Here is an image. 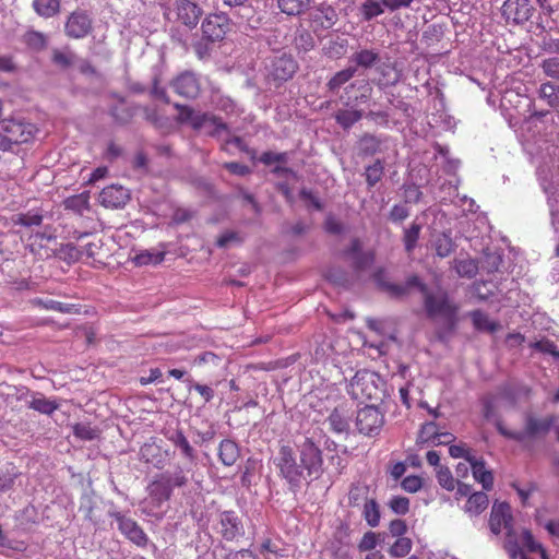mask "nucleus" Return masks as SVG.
<instances>
[{"instance_id": "a211bd4d", "label": "nucleus", "mask_w": 559, "mask_h": 559, "mask_svg": "<svg viewBox=\"0 0 559 559\" xmlns=\"http://www.w3.org/2000/svg\"><path fill=\"white\" fill-rule=\"evenodd\" d=\"M129 200V190L120 185L105 187L99 193V203L107 209L123 207Z\"/></svg>"}, {"instance_id": "f704fd0d", "label": "nucleus", "mask_w": 559, "mask_h": 559, "mask_svg": "<svg viewBox=\"0 0 559 559\" xmlns=\"http://www.w3.org/2000/svg\"><path fill=\"white\" fill-rule=\"evenodd\" d=\"M334 118L344 130H348L362 118V111L358 109H338Z\"/></svg>"}, {"instance_id": "13d9d810", "label": "nucleus", "mask_w": 559, "mask_h": 559, "mask_svg": "<svg viewBox=\"0 0 559 559\" xmlns=\"http://www.w3.org/2000/svg\"><path fill=\"white\" fill-rule=\"evenodd\" d=\"M423 478L417 475H408L401 481V487L404 491L416 493L423 488Z\"/></svg>"}, {"instance_id": "de8ad7c7", "label": "nucleus", "mask_w": 559, "mask_h": 559, "mask_svg": "<svg viewBox=\"0 0 559 559\" xmlns=\"http://www.w3.org/2000/svg\"><path fill=\"white\" fill-rule=\"evenodd\" d=\"M436 476H437V480H438L439 485L442 488H444L449 491L454 490L457 481L452 476V473L449 469V467L439 466V468L437 469Z\"/></svg>"}, {"instance_id": "6e6d98bb", "label": "nucleus", "mask_w": 559, "mask_h": 559, "mask_svg": "<svg viewBox=\"0 0 559 559\" xmlns=\"http://www.w3.org/2000/svg\"><path fill=\"white\" fill-rule=\"evenodd\" d=\"M389 508L399 515H405L409 511V499L403 496H394L388 503Z\"/></svg>"}, {"instance_id": "c03bdc74", "label": "nucleus", "mask_w": 559, "mask_h": 559, "mask_svg": "<svg viewBox=\"0 0 559 559\" xmlns=\"http://www.w3.org/2000/svg\"><path fill=\"white\" fill-rule=\"evenodd\" d=\"M522 543L523 546L530 551V552H539L542 559H549L547 551L545 548L535 540L532 533L527 530H524L522 533Z\"/></svg>"}, {"instance_id": "8fccbe9b", "label": "nucleus", "mask_w": 559, "mask_h": 559, "mask_svg": "<svg viewBox=\"0 0 559 559\" xmlns=\"http://www.w3.org/2000/svg\"><path fill=\"white\" fill-rule=\"evenodd\" d=\"M43 222V215L38 212L29 211L16 215L15 223L22 226H39Z\"/></svg>"}, {"instance_id": "ddd939ff", "label": "nucleus", "mask_w": 559, "mask_h": 559, "mask_svg": "<svg viewBox=\"0 0 559 559\" xmlns=\"http://www.w3.org/2000/svg\"><path fill=\"white\" fill-rule=\"evenodd\" d=\"M310 27L316 34L331 29L338 21V13L332 5L320 3L309 14Z\"/></svg>"}, {"instance_id": "774afa93", "label": "nucleus", "mask_w": 559, "mask_h": 559, "mask_svg": "<svg viewBox=\"0 0 559 559\" xmlns=\"http://www.w3.org/2000/svg\"><path fill=\"white\" fill-rule=\"evenodd\" d=\"M378 543V536L374 532H367L364 534L362 538L358 544V549L360 551H369L374 549Z\"/></svg>"}, {"instance_id": "4be33fe9", "label": "nucleus", "mask_w": 559, "mask_h": 559, "mask_svg": "<svg viewBox=\"0 0 559 559\" xmlns=\"http://www.w3.org/2000/svg\"><path fill=\"white\" fill-rule=\"evenodd\" d=\"M370 93L371 87L368 83L354 82L345 87L342 99H344L345 105L356 104L360 100H366Z\"/></svg>"}, {"instance_id": "2f4dec72", "label": "nucleus", "mask_w": 559, "mask_h": 559, "mask_svg": "<svg viewBox=\"0 0 559 559\" xmlns=\"http://www.w3.org/2000/svg\"><path fill=\"white\" fill-rule=\"evenodd\" d=\"M311 0H277L282 13L289 16H299L309 9Z\"/></svg>"}, {"instance_id": "412c9836", "label": "nucleus", "mask_w": 559, "mask_h": 559, "mask_svg": "<svg viewBox=\"0 0 559 559\" xmlns=\"http://www.w3.org/2000/svg\"><path fill=\"white\" fill-rule=\"evenodd\" d=\"M140 457L143 462L160 469L165 466L166 457L162 452V448L155 442H146L140 449Z\"/></svg>"}, {"instance_id": "6ab92c4d", "label": "nucleus", "mask_w": 559, "mask_h": 559, "mask_svg": "<svg viewBox=\"0 0 559 559\" xmlns=\"http://www.w3.org/2000/svg\"><path fill=\"white\" fill-rule=\"evenodd\" d=\"M346 262L356 272L368 271L374 262V252L371 249L364 250V247H348L344 252Z\"/></svg>"}, {"instance_id": "f257e3e1", "label": "nucleus", "mask_w": 559, "mask_h": 559, "mask_svg": "<svg viewBox=\"0 0 559 559\" xmlns=\"http://www.w3.org/2000/svg\"><path fill=\"white\" fill-rule=\"evenodd\" d=\"M384 277L385 272L382 269L373 273L374 282L391 297H405L415 287L423 295V305L427 318L440 322L445 333H453L456 330L460 322V305L451 298L447 290L431 292L417 275H411L404 284H391Z\"/></svg>"}, {"instance_id": "c756f323", "label": "nucleus", "mask_w": 559, "mask_h": 559, "mask_svg": "<svg viewBox=\"0 0 559 559\" xmlns=\"http://www.w3.org/2000/svg\"><path fill=\"white\" fill-rule=\"evenodd\" d=\"M369 492V485L361 481L353 483L348 490V504L353 508L362 506L370 500Z\"/></svg>"}, {"instance_id": "680f3d73", "label": "nucleus", "mask_w": 559, "mask_h": 559, "mask_svg": "<svg viewBox=\"0 0 559 559\" xmlns=\"http://www.w3.org/2000/svg\"><path fill=\"white\" fill-rule=\"evenodd\" d=\"M288 160V154L286 152L275 153L272 151L263 152L260 156V162L266 166H270L274 163L285 164Z\"/></svg>"}, {"instance_id": "79ce46f5", "label": "nucleus", "mask_w": 559, "mask_h": 559, "mask_svg": "<svg viewBox=\"0 0 559 559\" xmlns=\"http://www.w3.org/2000/svg\"><path fill=\"white\" fill-rule=\"evenodd\" d=\"M73 435L83 441H92L98 438L99 431L90 424L78 423L73 426Z\"/></svg>"}, {"instance_id": "2eb2a0df", "label": "nucleus", "mask_w": 559, "mask_h": 559, "mask_svg": "<svg viewBox=\"0 0 559 559\" xmlns=\"http://www.w3.org/2000/svg\"><path fill=\"white\" fill-rule=\"evenodd\" d=\"M170 86L176 94L188 99H194L201 93L200 79L192 71H183L178 74L171 81Z\"/></svg>"}, {"instance_id": "4468645a", "label": "nucleus", "mask_w": 559, "mask_h": 559, "mask_svg": "<svg viewBox=\"0 0 559 559\" xmlns=\"http://www.w3.org/2000/svg\"><path fill=\"white\" fill-rule=\"evenodd\" d=\"M110 516L116 520L118 523V530L127 539L141 548L147 546L148 537L136 521L120 512H112L110 513Z\"/></svg>"}, {"instance_id": "7ed1b4c3", "label": "nucleus", "mask_w": 559, "mask_h": 559, "mask_svg": "<svg viewBox=\"0 0 559 559\" xmlns=\"http://www.w3.org/2000/svg\"><path fill=\"white\" fill-rule=\"evenodd\" d=\"M348 393L357 401L381 402L385 397V382L370 370H358L348 385Z\"/></svg>"}, {"instance_id": "37998d69", "label": "nucleus", "mask_w": 559, "mask_h": 559, "mask_svg": "<svg viewBox=\"0 0 559 559\" xmlns=\"http://www.w3.org/2000/svg\"><path fill=\"white\" fill-rule=\"evenodd\" d=\"M412 546L413 543L408 537H400L390 547L389 554L394 558L405 557L411 552Z\"/></svg>"}, {"instance_id": "39448f33", "label": "nucleus", "mask_w": 559, "mask_h": 559, "mask_svg": "<svg viewBox=\"0 0 559 559\" xmlns=\"http://www.w3.org/2000/svg\"><path fill=\"white\" fill-rule=\"evenodd\" d=\"M556 421V417L554 415H548L545 417H537L532 413H527L525 415V425L522 431L509 430L503 426V423L498 419L496 421V428L500 435L503 437L522 442L525 439H533L537 437L546 436Z\"/></svg>"}, {"instance_id": "bf43d9fd", "label": "nucleus", "mask_w": 559, "mask_h": 559, "mask_svg": "<svg viewBox=\"0 0 559 559\" xmlns=\"http://www.w3.org/2000/svg\"><path fill=\"white\" fill-rule=\"evenodd\" d=\"M531 347L540 353L549 354L556 358H559V350L557 349V346L555 345V343L552 341H550L548 338H543L540 341H536L531 344Z\"/></svg>"}, {"instance_id": "a878e982", "label": "nucleus", "mask_w": 559, "mask_h": 559, "mask_svg": "<svg viewBox=\"0 0 559 559\" xmlns=\"http://www.w3.org/2000/svg\"><path fill=\"white\" fill-rule=\"evenodd\" d=\"M90 198L91 197L88 191L71 195L63 201L64 210L82 216L91 209Z\"/></svg>"}, {"instance_id": "1a4fd4ad", "label": "nucleus", "mask_w": 559, "mask_h": 559, "mask_svg": "<svg viewBox=\"0 0 559 559\" xmlns=\"http://www.w3.org/2000/svg\"><path fill=\"white\" fill-rule=\"evenodd\" d=\"M301 467L307 471L308 476L318 478L323 472L322 451L312 438H306L298 447Z\"/></svg>"}, {"instance_id": "cd10ccee", "label": "nucleus", "mask_w": 559, "mask_h": 559, "mask_svg": "<svg viewBox=\"0 0 559 559\" xmlns=\"http://www.w3.org/2000/svg\"><path fill=\"white\" fill-rule=\"evenodd\" d=\"M331 430L336 433L347 432L349 428V415L343 407H335L328 417Z\"/></svg>"}, {"instance_id": "20e7f679", "label": "nucleus", "mask_w": 559, "mask_h": 559, "mask_svg": "<svg viewBox=\"0 0 559 559\" xmlns=\"http://www.w3.org/2000/svg\"><path fill=\"white\" fill-rule=\"evenodd\" d=\"M513 516L507 502H495L489 516V528L492 534L499 535L502 530L507 532L504 548L511 558L515 559L520 554V546L513 534Z\"/></svg>"}, {"instance_id": "49530a36", "label": "nucleus", "mask_w": 559, "mask_h": 559, "mask_svg": "<svg viewBox=\"0 0 559 559\" xmlns=\"http://www.w3.org/2000/svg\"><path fill=\"white\" fill-rule=\"evenodd\" d=\"M34 302L46 310H53L61 313H71L75 308L74 305L63 304L52 299L43 300L38 298Z\"/></svg>"}, {"instance_id": "f8f14e48", "label": "nucleus", "mask_w": 559, "mask_h": 559, "mask_svg": "<svg viewBox=\"0 0 559 559\" xmlns=\"http://www.w3.org/2000/svg\"><path fill=\"white\" fill-rule=\"evenodd\" d=\"M201 29L206 41H221L230 29V20L225 13L210 14L202 22Z\"/></svg>"}, {"instance_id": "b1692460", "label": "nucleus", "mask_w": 559, "mask_h": 559, "mask_svg": "<svg viewBox=\"0 0 559 559\" xmlns=\"http://www.w3.org/2000/svg\"><path fill=\"white\" fill-rule=\"evenodd\" d=\"M474 478L481 484L484 490H491L493 487V475L487 469L483 460L468 459Z\"/></svg>"}, {"instance_id": "0eeeda50", "label": "nucleus", "mask_w": 559, "mask_h": 559, "mask_svg": "<svg viewBox=\"0 0 559 559\" xmlns=\"http://www.w3.org/2000/svg\"><path fill=\"white\" fill-rule=\"evenodd\" d=\"M280 474L292 487H299L302 479V467L297 464L294 450L288 444L281 445L275 459Z\"/></svg>"}, {"instance_id": "864d4df0", "label": "nucleus", "mask_w": 559, "mask_h": 559, "mask_svg": "<svg viewBox=\"0 0 559 559\" xmlns=\"http://www.w3.org/2000/svg\"><path fill=\"white\" fill-rule=\"evenodd\" d=\"M361 12L365 21H370L371 19L381 15L383 13V9L381 3L376 0H366L361 5Z\"/></svg>"}, {"instance_id": "f3484780", "label": "nucleus", "mask_w": 559, "mask_h": 559, "mask_svg": "<svg viewBox=\"0 0 559 559\" xmlns=\"http://www.w3.org/2000/svg\"><path fill=\"white\" fill-rule=\"evenodd\" d=\"M534 12L535 8L531 0H506L502 4V15L514 24L527 22Z\"/></svg>"}, {"instance_id": "3c124183", "label": "nucleus", "mask_w": 559, "mask_h": 559, "mask_svg": "<svg viewBox=\"0 0 559 559\" xmlns=\"http://www.w3.org/2000/svg\"><path fill=\"white\" fill-rule=\"evenodd\" d=\"M29 407L41 414L50 415L58 408V405L53 401H49L45 397H38L32 400Z\"/></svg>"}, {"instance_id": "6e6552de", "label": "nucleus", "mask_w": 559, "mask_h": 559, "mask_svg": "<svg viewBox=\"0 0 559 559\" xmlns=\"http://www.w3.org/2000/svg\"><path fill=\"white\" fill-rule=\"evenodd\" d=\"M215 532L226 542H238L245 535L241 519L235 511H222L216 515Z\"/></svg>"}, {"instance_id": "72a5a7b5", "label": "nucleus", "mask_w": 559, "mask_h": 559, "mask_svg": "<svg viewBox=\"0 0 559 559\" xmlns=\"http://www.w3.org/2000/svg\"><path fill=\"white\" fill-rule=\"evenodd\" d=\"M352 61L356 67L370 69L380 61V55L373 49H361L353 53Z\"/></svg>"}, {"instance_id": "dca6fc26", "label": "nucleus", "mask_w": 559, "mask_h": 559, "mask_svg": "<svg viewBox=\"0 0 559 559\" xmlns=\"http://www.w3.org/2000/svg\"><path fill=\"white\" fill-rule=\"evenodd\" d=\"M93 29V22L90 15L83 10L72 12L64 24V33L73 39L86 37Z\"/></svg>"}, {"instance_id": "9d476101", "label": "nucleus", "mask_w": 559, "mask_h": 559, "mask_svg": "<svg viewBox=\"0 0 559 559\" xmlns=\"http://www.w3.org/2000/svg\"><path fill=\"white\" fill-rule=\"evenodd\" d=\"M0 131L9 136V141L17 145L32 141L37 128L31 122L9 118L0 121Z\"/></svg>"}, {"instance_id": "5fc2aeb1", "label": "nucleus", "mask_w": 559, "mask_h": 559, "mask_svg": "<svg viewBox=\"0 0 559 559\" xmlns=\"http://www.w3.org/2000/svg\"><path fill=\"white\" fill-rule=\"evenodd\" d=\"M51 59L55 64L61 67L62 69H67L73 64L75 55L71 51L55 49L52 51Z\"/></svg>"}, {"instance_id": "e2e57ef3", "label": "nucleus", "mask_w": 559, "mask_h": 559, "mask_svg": "<svg viewBox=\"0 0 559 559\" xmlns=\"http://www.w3.org/2000/svg\"><path fill=\"white\" fill-rule=\"evenodd\" d=\"M408 216H409V209L406 203L393 205L389 213V219L395 224L402 223Z\"/></svg>"}, {"instance_id": "393cba45", "label": "nucleus", "mask_w": 559, "mask_h": 559, "mask_svg": "<svg viewBox=\"0 0 559 559\" xmlns=\"http://www.w3.org/2000/svg\"><path fill=\"white\" fill-rule=\"evenodd\" d=\"M218 459L225 466H233L240 457L239 445L230 439H224L218 445Z\"/></svg>"}, {"instance_id": "9b49d317", "label": "nucleus", "mask_w": 559, "mask_h": 559, "mask_svg": "<svg viewBox=\"0 0 559 559\" xmlns=\"http://www.w3.org/2000/svg\"><path fill=\"white\" fill-rule=\"evenodd\" d=\"M384 424V416L374 405H368L359 409L356 416V426L365 436L378 435Z\"/></svg>"}, {"instance_id": "338daca9", "label": "nucleus", "mask_w": 559, "mask_h": 559, "mask_svg": "<svg viewBox=\"0 0 559 559\" xmlns=\"http://www.w3.org/2000/svg\"><path fill=\"white\" fill-rule=\"evenodd\" d=\"M542 68L547 76L559 80V58L544 60Z\"/></svg>"}, {"instance_id": "423d86ee", "label": "nucleus", "mask_w": 559, "mask_h": 559, "mask_svg": "<svg viewBox=\"0 0 559 559\" xmlns=\"http://www.w3.org/2000/svg\"><path fill=\"white\" fill-rule=\"evenodd\" d=\"M299 66L292 55L282 53L274 56L266 64V78L273 81L276 86L293 79Z\"/></svg>"}, {"instance_id": "69168bd1", "label": "nucleus", "mask_w": 559, "mask_h": 559, "mask_svg": "<svg viewBox=\"0 0 559 559\" xmlns=\"http://www.w3.org/2000/svg\"><path fill=\"white\" fill-rule=\"evenodd\" d=\"M195 215V212L187 207H177L173 215L171 222L175 224H183L190 222Z\"/></svg>"}, {"instance_id": "a19ab883", "label": "nucleus", "mask_w": 559, "mask_h": 559, "mask_svg": "<svg viewBox=\"0 0 559 559\" xmlns=\"http://www.w3.org/2000/svg\"><path fill=\"white\" fill-rule=\"evenodd\" d=\"M559 88H557L554 84L547 82L543 83L539 88V97L545 99L547 104L552 108L559 107Z\"/></svg>"}, {"instance_id": "4c0bfd02", "label": "nucleus", "mask_w": 559, "mask_h": 559, "mask_svg": "<svg viewBox=\"0 0 559 559\" xmlns=\"http://www.w3.org/2000/svg\"><path fill=\"white\" fill-rule=\"evenodd\" d=\"M33 9L41 17H52L60 10V0H33Z\"/></svg>"}, {"instance_id": "473e14b6", "label": "nucleus", "mask_w": 559, "mask_h": 559, "mask_svg": "<svg viewBox=\"0 0 559 559\" xmlns=\"http://www.w3.org/2000/svg\"><path fill=\"white\" fill-rule=\"evenodd\" d=\"M488 504V496L483 491H477L469 495L464 509L469 515H478L487 509Z\"/></svg>"}, {"instance_id": "7c9ffc66", "label": "nucleus", "mask_w": 559, "mask_h": 559, "mask_svg": "<svg viewBox=\"0 0 559 559\" xmlns=\"http://www.w3.org/2000/svg\"><path fill=\"white\" fill-rule=\"evenodd\" d=\"M165 257V252L157 250L156 248L145 249L140 253H136L132 257V262L136 266L144 265H157L159 264Z\"/></svg>"}, {"instance_id": "f03ea898", "label": "nucleus", "mask_w": 559, "mask_h": 559, "mask_svg": "<svg viewBox=\"0 0 559 559\" xmlns=\"http://www.w3.org/2000/svg\"><path fill=\"white\" fill-rule=\"evenodd\" d=\"M190 469L177 466L173 473L164 472L156 474L146 487L147 499L156 507L170 500L175 488L188 486Z\"/></svg>"}, {"instance_id": "ea45409f", "label": "nucleus", "mask_w": 559, "mask_h": 559, "mask_svg": "<svg viewBox=\"0 0 559 559\" xmlns=\"http://www.w3.org/2000/svg\"><path fill=\"white\" fill-rule=\"evenodd\" d=\"M454 269L459 276L472 278L478 272V264L471 258L456 259L454 261Z\"/></svg>"}, {"instance_id": "c9c22d12", "label": "nucleus", "mask_w": 559, "mask_h": 559, "mask_svg": "<svg viewBox=\"0 0 559 559\" xmlns=\"http://www.w3.org/2000/svg\"><path fill=\"white\" fill-rule=\"evenodd\" d=\"M361 516L370 527H377L380 524V506L374 498L362 504Z\"/></svg>"}, {"instance_id": "a18cd8bd", "label": "nucleus", "mask_w": 559, "mask_h": 559, "mask_svg": "<svg viewBox=\"0 0 559 559\" xmlns=\"http://www.w3.org/2000/svg\"><path fill=\"white\" fill-rule=\"evenodd\" d=\"M383 164L380 159H377L372 165L366 168V181L370 188L374 187L383 176Z\"/></svg>"}, {"instance_id": "aec40b11", "label": "nucleus", "mask_w": 559, "mask_h": 559, "mask_svg": "<svg viewBox=\"0 0 559 559\" xmlns=\"http://www.w3.org/2000/svg\"><path fill=\"white\" fill-rule=\"evenodd\" d=\"M176 13L178 20L182 24H185L189 28H193L198 25L199 20L203 12L202 9L197 3L190 0H177Z\"/></svg>"}, {"instance_id": "e433bc0d", "label": "nucleus", "mask_w": 559, "mask_h": 559, "mask_svg": "<svg viewBox=\"0 0 559 559\" xmlns=\"http://www.w3.org/2000/svg\"><path fill=\"white\" fill-rule=\"evenodd\" d=\"M356 68L348 67L336 72L326 83V87L330 92L338 91L343 85L348 83L355 75Z\"/></svg>"}, {"instance_id": "052dcab7", "label": "nucleus", "mask_w": 559, "mask_h": 559, "mask_svg": "<svg viewBox=\"0 0 559 559\" xmlns=\"http://www.w3.org/2000/svg\"><path fill=\"white\" fill-rule=\"evenodd\" d=\"M324 229L332 235H341L345 231V226L335 215L329 214L324 219Z\"/></svg>"}, {"instance_id": "603ef678", "label": "nucleus", "mask_w": 559, "mask_h": 559, "mask_svg": "<svg viewBox=\"0 0 559 559\" xmlns=\"http://www.w3.org/2000/svg\"><path fill=\"white\" fill-rule=\"evenodd\" d=\"M438 428L437 425L433 421L426 423L421 426L419 435H418V442L426 443V442H436V438L438 437Z\"/></svg>"}, {"instance_id": "4d7b16f0", "label": "nucleus", "mask_w": 559, "mask_h": 559, "mask_svg": "<svg viewBox=\"0 0 559 559\" xmlns=\"http://www.w3.org/2000/svg\"><path fill=\"white\" fill-rule=\"evenodd\" d=\"M423 224L416 218L412 222L411 226L404 230L403 241L404 245H415L419 238Z\"/></svg>"}, {"instance_id": "09e8293b", "label": "nucleus", "mask_w": 559, "mask_h": 559, "mask_svg": "<svg viewBox=\"0 0 559 559\" xmlns=\"http://www.w3.org/2000/svg\"><path fill=\"white\" fill-rule=\"evenodd\" d=\"M359 143L361 151L367 155L377 153L381 145V141L376 135L369 133L364 134L360 138Z\"/></svg>"}, {"instance_id": "58836bf2", "label": "nucleus", "mask_w": 559, "mask_h": 559, "mask_svg": "<svg viewBox=\"0 0 559 559\" xmlns=\"http://www.w3.org/2000/svg\"><path fill=\"white\" fill-rule=\"evenodd\" d=\"M23 41L29 49L35 51L44 50L48 44L47 36L44 33L33 29L24 34Z\"/></svg>"}, {"instance_id": "c85d7f7f", "label": "nucleus", "mask_w": 559, "mask_h": 559, "mask_svg": "<svg viewBox=\"0 0 559 559\" xmlns=\"http://www.w3.org/2000/svg\"><path fill=\"white\" fill-rule=\"evenodd\" d=\"M469 318L477 331L495 333L500 329L497 321L490 320L489 316L479 309L471 311Z\"/></svg>"}, {"instance_id": "0e129e2a", "label": "nucleus", "mask_w": 559, "mask_h": 559, "mask_svg": "<svg viewBox=\"0 0 559 559\" xmlns=\"http://www.w3.org/2000/svg\"><path fill=\"white\" fill-rule=\"evenodd\" d=\"M295 45L298 50L309 51L314 47V40L308 31H302L296 36Z\"/></svg>"}, {"instance_id": "5701e85b", "label": "nucleus", "mask_w": 559, "mask_h": 559, "mask_svg": "<svg viewBox=\"0 0 559 559\" xmlns=\"http://www.w3.org/2000/svg\"><path fill=\"white\" fill-rule=\"evenodd\" d=\"M167 438L175 448L180 450L182 456L186 457L189 463H195L198 459L197 451L193 449L182 430L177 429Z\"/></svg>"}, {"instance_id": "bb28decb", "label": "nucleus", "mask_w": 559, "mask_h": 559, "mask_svg": "<svg viewBox=\"0 0 559 559\" xmlns=\"http://www.w3.org/2000/svg\"><path fill=\"white\" fill-rule=\"evenodd\" d=\"M190 122L195 130L203 129L207 126L214 127L213 133H219L227 129L226 123H224L221 118L209 114H194Z\"/></svg>"}]
</instances>
